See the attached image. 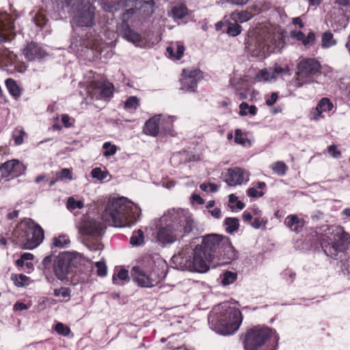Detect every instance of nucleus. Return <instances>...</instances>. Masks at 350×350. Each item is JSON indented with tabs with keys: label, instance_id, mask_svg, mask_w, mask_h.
<instances>
[{
	"label": "nucleus",
	"instance_id": "nucleus-1",
	"mask_svg": "<svg viewBox=\"0 0 350 350\" xmlns=\"http://www.w3.org/2000/svg\"><path fill=\"white\" fill-rule=\"evenodd\" d=\"M200 259L204 263L206 272L211 264L216 260L219 266L231 264L239 258V252L233 246L229 237L217 233L206 234L202 237L200 244L195 246Z\"/></svg>",
	"mask_w": 350,
	"mask_h": 350
},
{
	"label": "nucleus",
	"instance_id": "nucleus-41",
	"mask_svg": "<svg viewBox=\"0 0 350 350\" xmlns=\"http://www.w3.org/2000/svg\"><path fill=\"white\" fill-rule=\"evenodd\" d=\"M340 90L346 100L347 103L350 106V79L348 81H341Z\"/></svg>",
	"mask_w": 350,
	"mask_h": 350
},
{
	"label": "nucleus",
	"instance_id": "nucleus-29",
	"mask_svg": "<svg viewBox=\"0 0 350 350\" xmlns=\"http://www.w3.org/2000/svg\"><path fill=\"white\" fill-rule=\"evenodd\" d=\"M238 278L237 272H233L229 270H224L219 275L220 284L223 286H226L233 284Z\"/></svg>",
	"mask_w": 350,
	"mask_h": 350
},
{
	"label": "nucleus",
	"instance_id": "nucleus-5",
	"mask_svg": "<svg viewBox=\"0 0 350 350\" xmlns=\"http://www.w3.org/2000/svg\"><path fill=\"white\" fill-rule=\"evenodd\" d=\"M244 350H278L280 336L266 325L247 327L240 335Z\"/></svg>",
	"mask_w": 350,
	"mask_h": 350
},
{
	"label": "nucleus",
	"instance_id": "nucleus-30",
	"mask_svg": "<svg viewBox=\"0 0 350 350\" xmlns=\"http://www.w3.org/2000/svg\"><path fill=\"white\" fill-rule=\"evenodd\" d=\"M185 48L183 44H177L176 51L174 53V48L168 46L166 48V55L167 57L174 60H180L184 55Z\"/></svg>",
	"mask_w": 350,
	"mask_h": 350
},
{
	"label": "nucleus",
	"instance_id": "nucleus-48",
	"mask_svg": "<svg viewBox=\"0 0 350 350\" xmlns=\"http://www.w3.org/2000/svg\"><path fill=\"white\" fill-rule=\"evenodd\" d=\"M96 267V274L98 276L103 278L107 274V267L105 260H100L95 262Z\"/></svg>",
	"mask_w": 350,
	"mask_h": 350
},
{
	"label": "nucleus",
	"instance_id": "nucleus-61",
	"mask_svg": "<svg viewBox=\"0 0 350 350\" xmlns=\"http://www.w3.org/2000/svg\"><path fill=\"white\" fill-rule=\"evenodd\" d=\"M265 104L267 106H273L278 99V92H272L271 96L265 95Z\"/></svg>",
	"mask_w": 350,
	"mask_h": 350
},
{
	"label": "nucleus",
	"instance_id": "nucleus-54",
	"mask_svg": "<svg viewBox=\"0 0 350 350\" xmlns=\"http://www.w3.org/2000/svg\"><path fill=\"white\" fill-rule=\"evenodd\" d=\"M54 260H55V258L53 257V254L44 257L41 263V266H42L41 269L44 271H45L46 270L49 271L51 267L52 262H54Z\"/></svg>",
	"mask_w": 350,
	"mask_h": 350
},
{
	"label": "nucleus",
	"instance_id": "nucleus-57",
	"mask_svg": "<svg viewBox=\"0 0 350 350\" xmlns=\"http://www.w3.org/2000/svg\"><path fill=\"white\" fill-rule=\"evenodd\" d=\"M327 153L335 159H338L341 157V151L338 149L336 144H332L327 148Z\"/></svg>",
	"mask_w": 350,
	"mask_h": 350
},
{
	"label": "nucleus",
	"instance_id": "nucleus-45",
	"mask_svg": "<svg viewBox=\"0 0 350 350\" xmlns=\"http://www.w3.org/2000/svg\"><path fill=\"white\" fill-rule=\"evenodd\" d=\"M53 295L55 297L62 296L67 298L65 301H68L71 296V289L68 287L61 286L59 288H55L53 290Z\"/></svg>",
	"mask_w": 350,
	"mask_h": 350
},
{
	"label": "nucleus",
	"instance_id": "nucleus-40",
	"mask_svg": "<svg viewBox=\"0 0 350 350\" xmlns=\"http://www.w3.org/2000/svg\"><path fill=\"white\" fill-rule=\"evenodd\" d=\"M172 13L174 19H182L185 16L188 14V10L185 5L180 4L174 6L172 10Z\"/></svg>",
	"mask_w": 350,
	"mask_h": 350
},
{
	"label": "nucleus",
	"instance_id": "nucleus-33",
	"mask_svg": "<svg viewBox=\"0 0 350 350\" xmlns=\"http://www.w3.org/2000/svg\"><path fill=\"white\" fill-rule=\"evenodd\" d=\"M52 241L53 243L51 245V249H53V247L59 248H66L70 243V240L69 239L68 237L65 234H61L57 237H53Z\"/></svg>",
	"mask_w": 350,
	"mask_h": 350
},
{
	"label": "nucleus",
	"instance_id": "nucleus-60",
	"mask_svg": "<svg viewBox=\"0 0 350 350\" xmlns=\"http://www.w3.org/2000/svg\"><path fill=\"white\" fill-rule=\"evenodd\" d=\"M276 31L275 33H278V40L279 44H284L286 37V31L285 29H282L279 25H275Z\"/></svg>",
	"mask_w": 350,
	"mask_h": 350
},
{
	"label": "nucleus",
	"instance_id": "nucleus-11",
	"mask_svg": "<svg viewBox=\"0 0 350 350\" xmlns=\"http://www.w3.org/2000/svg\"><path fill=\"white\" fill-rule=\"evenodd\" d=\"M77 252H62L55 257L53 263V271L56 278L60 281L68 279L69 275H72L75 265L77 263Z\"/></svg>",
	"mask_w": 350,
	"mask_h": 350
},
{
	"label": "nucleus",
	"instance_id": "nucleus-10",
	"mask_svg": "<svg viewBox=\"0 0 350 350\" xmlns=\"http://www.w3.org/2000/svg\"><path fill=\"white\" fill-rule=\"evenodd\" d=\"M122 14V22L140 21L150 16L154 11V0H126Z\"/></svg>",
	"mask_w": 350,
	"mask_h": 350
},
{
	"label": "nucleus",
	"instance_id": "nucleus-24",
	"mask_svg": "<svg viewBox=\"0 0 350 350\" xmlns=\"http://www.w3.org/2000/svg\"><path fill=\"white\" fill-rule=\"evenodd\" d=\"M244 171L241 167L230 168L228 170L227 177L225 182L230 187L241 185L243 182Z\"/></svg>",
	"mask_w": 350,
	"mask_h": 350
},
{
	"label": "nucleus",
	"instance_id": "nucleus-53",
	"mask_svg": "<svg viewBox=\"0 0 350 350\" xmlns=\"http://www.w3.org/2000/svg\"><path fill=\"white\" fill-rule=\"evenodd\" d=\"M108 174L107 170H102L100 167H95L91 172V175L93 178L99 180L105 179Z\"/></svg>",
	"mask_w": 350,
	"mask_h": 350
},
{
	"label": "nucleus",
	"instance_id": "nucleus-49",
	"mask_svg": "<svg viewBox=\"0 0 350 350\" xmlns=\"http://www.w3.org/2000/svg\"><path fill=\"white\" fill-rule=\"evenodd\" d=\"M56 176L59 180L64 179L70 180L72 179V171L71 169L63 168L56 173Z\"/></svg>",
	"mask_w": 350,
	"mask_h": 350
},
{
	"label": "nucleus",
	"instance_id": "nucleus-19",
	"mask_svg": "<svg viewBox=\"0 0 350 350\" xmlns=\"http://www.w3.org/2000/svg\"><path fill=\"white\" fill-rule=\"evenodd\" d=\"M22 53L27 62H40L44 59L49 53L36 42H27L22 49Z\"/></svg>",
	"mask_w": 350,
	"mask_h": 350
},
{
	"label": "nucleus",
	"instance_id": "nucleus-26",
	"mask_svg": "<svg viewBox=\"0 0 350 350\" xmlns=\"http://www.w3.org/2000/svg\"><path fill=\"white\" fill-rule=\"evenodd\" d=\"M334 108V105L329 98H322L317 105L313 112V119L319 120L323 112H329Z\"/></svg>",
	"mask_w": 350,
	"mask_h": 350
},
{
	"label": "nucleus",
	"instance_id": "nucleus-36",
	"mask_svg": "<svg viewBox=\"0 0 350 350\" xmlns=\"http://www.w3.org/2000/svg\"><path fill=\"white\" fill-rule=\"evenodd\" d=\"M336 40L334 38V36L330 31H327L322 34L321 37V47L323 49H327L332 46L336 45Z\"/></svg>",
	"mask_w": 350,
	"mask_h": 350
},
{
	"label": "nucleus",
	"instance_id": "nucleus-15",
	"mask_svg": "<svg viewBox=\"0 0 350 350\" xmlns=\"http://www.w3.org/2000/svg\"><path fill=\"white\" fill-rule=\"evenodd\" d=\"M75 265L77 266L70 277V283L75 285L79 283L88 282L93 271L92 262L79 253L77 263Z\"/></svg>",
	"mask_w": 350,
	"mask_h": 350
},
{
	"label": "nucleus",
	"instance_id": "nucleus-4",
	"mask_svg": "<svg viewBox=\"0 0 350 350\" xmlns=\"http://www.w3.org/2000/svg\"><path fill=\"white\" fill-rule=\"evenodd\" d=\"M141 215L142 210L137 204L121 197L107 204L102 217L106 221L111 220L116 228H124L135 224Z\"/></svg>",
	"mask_w": 350,
	"mask_h": 350
},
{
	"label": "nucleus",
	"instance_id": "nucleus-25",
	"mask_svg": "<svg viewBox=\"0 0 350 350\" xmlns=\"http://www.w3.org/2000/svg\"><path fill=\"white\" fill-rule=\"evenodd\" d=\"M305 223L306 221L304 219L299 217L295 214L288 215L284 220L286 226L297 234L302 231Z\"/></svg>",
	"mask_w": 350,
	"mask_h": 350
},
{
	"label": "nucleus",
	"instance_id": "nucleus-14",
	"mask_svg": "<svg viewBox=\"0 0 350 350\" xmlns=\"http://www.w3.org/2000/svg\"><path fill=\"white\" fill-rule=\"evenodd\" d=\"M203 77L204 73L200 68H183L179 79L180 90L185 92L196 93L198 83Z\"/></svg>",
	"mask_w": 350,
	"mask_h": 350
},
{
	"label": "nucleus",
	"instance_id": "nucleus-59",
	"mask_svg": "<svg viewBox=\"0 0 350 350\" xmlns=\"http://www.w3.org/2000/svg\"><path fill=\"white\" fill-rule=\"evenodd\" d=\"M267 224V220L260 217L254 218V221L251 222V226L255 229H259L261 227L265 228Z\"/></svg>",
	"mask_w": 350,
	"mask_h": 350
},
{
	"label": "nucleus",
	"instance_id": "nucleus-51",
	"mask_svg": "<svg viewBox=\"0 0 350 350\" xmlns=\"http://www.w3.org/2000/svg\"><path fill=\"white\" fill-rule=\"evenodd\" d=\"M82 18L85 22H91L94 19V8L90 5L82 12Z\"/></svg>",
	"mask_w": 350,
	"mask_h": 350
},
{
	"label": "nucleus",
	"instance_id": "nucleus-12",
	"mask_svg": "<svg viewBox=\"0 0 350 350\" xmlns=\"http://www.w3.org/2000/svg\"><path fill=\"white\" fill-rule=\"evenodd\" d=\"M168 221L174 230L178 240L188 236L193 228V218L183 210L176 211L174 208L168 211Z\"/></svg>",
	"mask_w": 350,
	"mask_h": 350
},
{
	"label": "nucleus",
	"instance_id": "nucleus-17",
	"mask_svg": "<svg viewBox=\"0 0 350 350\" xmlns=\"http://www.w3.org/2000/svg\"><path fill=\"white\" fill-rule=\"evenodd\" d=\"M26 166L18 159H11L5 161L0 165V173L2 178H12L19 177L25 174Z\"/></svg>",
	"mask_w": 350,
	"mask_h": 350
},
{
	"label": "nucleus",
	"instance_id": "nucleus-47",
	"mask_svg": "<svg viewBox=\"0 0 350 350\" xmlns=\"http://www.w3.org/2000/svg\"><path fill=\"white\" fill-rule=\"evenodd\" d=\"M103 148L104 149L103 154L106 157L114 155L118 150V147L115 144H111V142L104 143Z\"/></svg>",
	"mask_w": 350,
	"mask_h": 350
},
{
	"label": "nucleus",
	"instance_id": "nucleus-52",
	"mask_svg": "<svg viewBox=\"0 0 350 350\" xmlns=\"http://www.w3.org/2000/svg\"><path fill=\"white\" fill-rule=\"evenodd\" d=\"M139 105V100L137 96H129L124 103V108L126 109H137Z\"/></svg>",
	"mask_w": 350,
	"mask_h": 350
},
{
	"label": "nucleus",
	"instance_id": "nucleus-43",
	"mask_svg": "<svg viewBox=\"0 0 350 350\" xmlns=\"http://www.w3.org/2000/svg\"><path fill=\"white\" fill-rule=\"evenodd\" d=\"M53 329L59 334L63 336H68L70 332V328L61 322L57 323L53 326Z\"/></svg>",
	"mask_w": 350,
	"mask_h": 350
},
{
	"label": "nucleus",
	"instance_id": "nucleus-8",
	"mask_svg": "<svg viewBox=\"0 0 350 350\" xmlns=\"http://www.w3.org/2000/svg\"><path fill=\"white\" fill-rule=\"evenodd\" d=\"M321 68L320 62L315 58L307 57L301 59L297 64L294 77L290 81L291 85L298 89L310 84L309 78L317 75Z\"/></svg>",
	"mask_w": 350,
	"mask_h": 350
},
{
	"label": "nucleus",
	"instance_id": "nucleus-20",
	"mask_svg": "<svg viewBox=\"0 0 350 350\" xmlns=\"http://www.w3.org/2000/svg\"><path fill=\"white\" fill-rule=\"evenodd\" d=\"M79 232L83 236H101L104 233L103 224L94 219H83L79 226Z\"/></svg>",
	"mask_w": 350,
	"mask_h": 350
},
{
	"label": "nucleus",
	"instance_id": "nucleus-50",
	"mask_svg": "<svg viewBox=\"0 0 350 350\" xmlns=\"http://www.w3.org/2000/svg\"><path fill=\"white\" fill-rule=\"evenodd\" d=\"M273 75L291 76L292 75V71L288 65H286L284 68H282L278 64H275L273 66Z\"/></svg>",
	"mask_w": 350,
	"mask_h": 350
},
{
	"label": "nucleus",
	"instance_id": "nucleus-46",
	"mask_svg": "<svg viewBox=\"0 0 350 350\" xmlns=\"http://www.w3.org/2000/svg\"><path fill=\"white\" fill-rule=\"evenodd\" d=\"M234 142L243 146H245L246 143H248L250 145L251 144L250 139L243 137V133L240 129H237L234 131Z\"/></svg>",
	"mask_w": 350,
	"mask_h": 350
},
{
	"label": "nucleus",
	"instance_id": "nucleus-38",
	"mask_svg": "<svg viewBox=\"0 0 350 350\" xmlns=\"http://www.w3.org/2000/svg\"><path fill=\"white\" fill-rule=\"evenodd\" d=\"M242 31V27L240 23H226V28L224 33L229 36L235 37L239 35Z\"/></svg>",
	"mask_w": 350,
	"mask_h": 350
},
{
	"label": "nucleus",
	"instance_id": "nucleus-27",
	"mask_svg": "<svg viewBox=\"0 0 350 350\" xmlns=\"http://www.w3.org/2000/svg\"><path fill=\"white\" fill-rule=\"evenodd\" d=\"M131 278V277L129 275V270L124 267H115L112 275L113 284H120L119 281H121L122 284H127L130 282Z\"/></svg>",
	"mask_w": 350,
	"mask_h": 350
},
{
	"label": "nucleus",
	"instance_id": "nucleus-42",
	"mask_svg": "<svg viewBox=\"0 0 350 350\" xmlns=\"http://www.w3.org/2000/svg\"><path fill=\"white\" fill-rule=\"evenodd\" d=\"M25 135L26 133L23 129H15L12 134V138L14 140V144L16 146L21 145L23 143V138Z\"/></svg>",
	"mask_w": 350,
	"mask_h": 350
},
{
	"label": "nucleus",
	"instance_id": "nucleus-32",
	"mask_svg": "<svg viewBox=\"0 0 350 350\" xmlns=\"http://www.w3.org/2000/svg\"><path fill=\"white\" fill-rule=\"evenodd\" d=\"M5 84L10 95L15 98L20 97L21 94V89L14 79L8 78L5 81Z\"/></svg>",
	"mask_w": 350,
	"mask_h": 350
},
{
	"label": "nucleus",
	"instance_id": "nucleus-34",
	"mask_svg": "<svg viewBox=\"0 0 350 350\" xmlns=\"http://www.w3.org/2000/svg\"><path fill=\"white\" fill-rule=\"evenodd\" d=\"M11 280L17 287H23L30 284V278L27 275L20 273H12L11 275Z\"/></svg>",
	"mask_w": 350,
	"mask_h": 350
},
{
	"label": "nucleus",
	"instance_id": "nucleus-6",
	"mask_svg": "<svg viewBox=\"0 0 350 350\" xmlns=\"http://www.w3.org/2000/svg\"><path fill=\"white\" fill-rule=\"evenodd\" d=\"M242 314L239 309L227 306L215 308L208 314L210 328L222 336L233 334L242 322Z\"/></svg>",
	"mask_w": 350,
	"mask_h": 350
},
{
	"label": "nucleus",
	"instance_id": "nucleus-56",
	"mask_svg": "<svg viewBox=\"0 0 350 350\" xmlns=\"http://www.w3.org/2000/svg\"><path fill=\"white\" fill-rule=\"evenodd\" d=\"M83 206V202L81 200H76L72 197L69 198L67 202V207L69 209L82 208Z\"/></svg>",
	"mask_w": 350,
	"mask_h": 350
},
{
	"label": "nucleus",
	"instance_id": "nucleus-37",
	"mask_svg": "<svg viewBox=\"0 0 350 350\" xmlns=\"http://www.w3.org/2000/svg\"><path fill=\"white\" fill-rule=\"evenodd\" d=\"M239 115L241 116H245L249 113L251 116H256L257 114L258 108L255 105H249L247 103L243 102L239 105Z\"/></svg>",
	"mask_w": 350,
	"mask_h": 350
},
{
	"label": "nucleus",
	"instance_id": "nucleus-3",
	"mask_svg": "<svg viewBox=\"0 0 350 350\" xmlns=\"http://www.w3.org/2000/svg\"><path fill=\"white\" fill-rule=\"evenodd\" d=\"M139 263L131 269V277L138 286H154L166 276L167 265L159 255L146 254Z\"/></svg>",
	"mask_w": 350,
	"mask_h": 350
},
{
	"label": "nucleus",
	"instance_id": "nucleus-55",
	"mask_svg": "<svg viewBox=\"0 0 350 350\" xmlns=\"http://www.w3.org/2000/svg\"><path fill=\"white\" fill-rule=\"evenodd\" d=\"M282 278L285 280L289 284H291L293 282L296 278V273L292 271L290 269H286L282 273H281Z\"/></svg>",
	"mask_w": 350,
	"mask_h": 350
},
{
	"label": "nucleus",
	"instance_id": "nucleus-62",
	"mask_svg": "<svg viewBox=\"0 0 350 350\" xmlns=\"http://www.w3.org/2000/svg\"><path fill=\"white\" fill-rule=\"evenodd\" d=\"M172 128H173L172 123L170 122H168L165 124V125L161 126V127L160 128L159 134L163 135H172Z\"/></svg>",
	"mask_w": 350,
	"mask_h": 350
},
{
	"label": "nucleus",
	"instance_id": "nucleus-64",
	"mask_svg": "<svg viewBox=\"0 0 350 350\" xmlns=\"http://www.w3.org/2000/svg\"><path fill=\"white\" fill-rule=\"evenodd\" d=\"M240 89L238 88H235V94L239 96V100H245L247 98V94L250 91V88L247 87L245 88L243 92H240Z\"/></svg>",
	"mask_w": 350,
	"mask_h": 350
},
{
	"label": "nucleus",
	"instance_id": "nucleus-16",
	"mask_svg": "<svg viewBox=\"0 0 350 350\" xmlns=\"http://www.w3.org/2000/svg\"><path fill=\"white\" fill-rule=\"evenodd\" d=\"M276 27L273 23H256V26L250 30L249 36L254 38L259 44L269 45L275 38Z\"/></svg>",
	"mask_w": 350,
	"mask_h": 350
},
{
	"label": "nucleus",
	"instance_id": "nucleus-35",
	"mask_svg": "<svg viewBox=\"0 0 350 350\" xmlns=\"http://www.w3.org/2000/svg\"><path fill=\"white\" fill-rule=\"evenodd\" d=\"M114 86L112 83L103 84L100 86L99 98L106 100L111 98L113 95Z\"/></svg>",
	"mask_w": 350,
	"mask_h": 350
},
{
	"label": "nucleus",
	"instance_id": "nucleus-2",
	"mask_svg": "<svg viewBox=\"0 0 350 350\" xmlns=\"http://www.w3.org/2000/svg\"><path fill=\"white\" fill-rule=\"evenodd\" d=\"M307 235L305 241L314 251H323L324 254L333 259H337L339 252L346 251L350 245V234L341 226H329L325 233L314 231Z\"/></svg>",
	"mask_w": 350,
	"mask_h": 350
},
{
	"label": "nucleus",
	"instance_id": "nucleus-13",
	"mask_svg": "<svg viewBox=\"0 0 350 350\" xmlns=\"http://www.w3.org/2000/svg\"><path fill=\"white\" fill-rule=\"evenodd\" d=\"M101 23H71L72 31L80 40H87L90 42H97L102 39V34L107 36V29L105 25Z\"/></svg>",
	"mask_w": 350,
	"mask_h": 350
},
{
	"label": "nucleus",
	"instance_id": "nucleus-22",
	"mask_svg": "<svg viewBox=\"0 0 350 350\" xmlns=\"http://www.w3.org/2000/svg\"><path fill=\"white\" fill-rule=\"evenodd\" d=\"M157 241L162 245L172 244L178 240L174 230L167 219L166 224L163 226H161L157 233Z\"/></svg>",
	"mask_w": 350,
	"mask_h": 350
},
{
	"label": "nucleus",
	"instance_id": "nucleus-9",
	"mask_svg": "<svg viewBox=\"0 0 350 350\" xmlns=\"http://www.w3.org/2000/svg\"><path fill=\"white\" fill-rule=\"evenodd\" d=\"M189 248L186 246L178 252V254H174L171 258V262L173 267L182 271H189L190 272H196L200 273H204L206 269L204 267L203 261L200 259L195 248L191 255L189 254Z\"/></svg>",
	"mask_w": 350,
	"mask_h": 350
},
{
	"label": "nucleus",
	"instance_id": "nucleus-21",
	"mask_svg": "<svg viewBox=\"0 0 350 350\" xmlns=\"http://www.w3.org/2000/svg\"><path fill=\"white\" fill-rule=\"evenodd\" d=\"M142 48H151L157 44L161 40V30L155 28L152 24L148 25L142 33Z\"/></svg>",
	"mask_w": 350,
	"mask_h": 350
},
{
	"label": "nucleus",
	"instance_id": "nucleus-7",
	"mask_svg": "<svg viewBox=\"0 0 350 350\" xmlns=\"http://www.w3.org/2000/svg\"><path fill=\"white\" fill-rule=\"evenodd\" d=\"M25 228L15 232V236L23 244V248L33 250L38 247L43 241L44 230L31 218L24 219Z\"/></svg>",
	"mask_w": 350,
	"mask_h": 350
},
{
	"label": "nucleus",
	"instance_id": "nucleus-63",
	"mask_svg": "<svg viewBox=\"0 0 350 350\" xmlns=\"http://www.w3.org/2000/svg\"><path fill=\"white\" fill-rule=\"evenodd\" d=\"M291 36L295 38L297 40L301 42L304 44L305 34L301 31L292 30L291 31Z\"/></svg>",
	"mask_w": 350,
	"mask_h": 350
},
{
	"label": "nucleus",
	"instance_id": "nucleus-18",
	"mask_svg": "<svg viewBox=\"0 0 350 350\" xmlns=\"http://www.w3.org/2000/svg\"><path fill=\"white\" fill-rule=\"evenodd\" d=\"M116 33L119 36L133 44L137 47L142 48V34L135 31L129 23H117Z\"/></svg>",
	"mask_w": 350,
	"mask_h": 350
},
{
	"label": "nucleus",
	"instance_id": "nucleus-28",
	"mask_svg": "<svg viewBox=\"0 0 350 350\" xmlns=\"http://www.w3.org/2000/svg\"><path fill=\"white\" fill-rule=\"evenodd\" d=\"M255 187H250L247 189V195L251 198H257L264 196L265 192L262 191L267 188V184L262 181H258L255 183Z\"/></svg>",
	"mask_w": 350,
	"mask_h": 350
},
{
	"label": "nucleus",
	"instance_id": "nucleus-58",
	"mask_svg": "<svg viewBox=\"0 0 350 350\" xmlns=\"http://www.w3.org/2000/svg\"><path fill=\"white\" fill-rule=\"evenodd\" d=\"M316 34L314 31H310L307 36L305 35L304 46H310L314 44L316 42Z\"/></svg>",
	"mask_w": 350,
	"mask_h": 350
},
{
	"label": "nucleus",
	"instance_id": "nucleus-23",
	"mask_svg": "<svg viewBox=\"0 0 350 350\" xmlns=\"http://www.w3.org/2000/svg\"><path fill=\"white\" fill-rule=\"evenodd\" d=\"M161 114L154 115L146 121L142 132L148 136L157 137L160 133Z\"/></svg>",
	"mask_w": 350,
	"mask_h": 350
},
{
	"label": "nucleus",
	"instance_id": "nucleus-44",
	"mask_svg": "<svg viewBox=\"0 0 350 350\" xmlns=\"http://www.w3.org/2000/svg\"><path fill=\"white\" fill-rule=\"evenodd\" d=\"M272 170L279 176H284L288 170V166L284 161H277L273 163Z\"/></svg>",
	"mask_w": 350,
	"mask_h": 350
},
{
	"label": "nucleus",
	"instance_id": "nucleus-31",
	"mask_svg": "<svg viewBox=\"0 0 350 350\" xmlns=\"http://www.w3.org/2000/svg\"><path fill=\"white\" fill-rule=\"evenodd\" d=\"M224 226H226V232L232 234L239 230V219L237 217H226L224 221Z\"/></svg>",
	"mask_w": 350,
	"mask_h": 350
},
{
	"label": "nucleus",
	"instance_id": "nucleus-39",
	"mask_svg": "<svg viewBox=\"0 0 350 350\" xmlns=\"http://www.w3.org/2000/svg\"><path fill=\"white\" fill-rule=\"evenodd\" d=\"M144 243V234L142 230L134 231L131 239L130 244L133 246H139Z\"/></svg>",
	"mask_w": 350,
	"mask_h": 350
}]
</instances>
